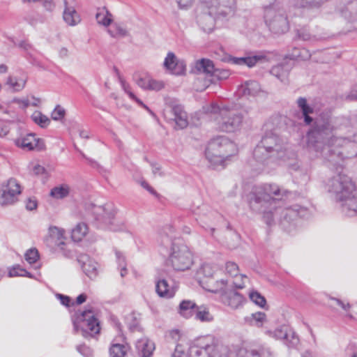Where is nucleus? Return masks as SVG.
<instances>
[{
    "mask_svg": "<svg viewBox=\"0 0 357 357\" xmlns=\"http://www.w3.org/2000/svg\"><path fill=\"white\" fill-rule=\"evenodd\" d=\"M338 129L329 113H321L307 133V149L317 156L332 160L340 153L335 148L356 140V134L338 136Z\"/></svg>",
    "mask_w": 357,
    "mask_h": 357,
    "instance_id": "obj_1",
    "label": "nucleus"
},
{
    "mask_svg": "<svg viewBox=\"0 0 357 357\" xmlns=\"http://www.w3.org/2000/svg\"><path fill=\"white\" fill-rule=\"evenodd\" d=\"M291 59L294 60H307L310 58L311 54L308 50L305 48L294 47L292 52L289 54Z\"/></svg>",
    "mask_w": 357,
    "mask_h": 357,
    "instance_id": "obj_40",
    "label": "nucleus"
},
{
    "mask_svg": "<svg viewBox=\"0 0 357 357\" xmlns=\"http://www.w3.org/2000/svg\"><path fill=\"white\" fill-rule=\"evenodd\" d=\"M164 66L172 74L182 75L186 70V64L184 60L178 59L174 53L169 52L164 61Z\"/></svg>",
    "mask_w": 357,
    "mask_h": 357,
    "instance_id": "obj_14",
    "label": "nucleus"
},
{
    "mask_svg": "<svg viewBox=\"0 0 357 357\" xmlns=\"http://www.w3.org/2000/svg\"><path fill=\"white\" fill-rule=\"evenodd\" d=\"M126 322L131 332L140 331L139 321L133 313L126 317Z\"/></svg>",
    "mask_w": 357,
    "mask_h": 357,
    "instance_id": "obj_47",
    "label": "nucleus"
},
{
    "mask_svg": "<svg viewBox=\"0 0 357 357\" xmlns=\"http://www.w3.org/2000/svg\"><path fill=\"white\" fill-rule=\"evenodd\" d=\"M127 353V348L124 344L115 343L109 348L111 357H124Z\"/></svg>",
    "mask_w": 357,
    "mask_h": 357,
    "instance_id": "obj_43",
    "label": "nucleus"
},
{
    "mask_svg": "<svg viewBox=\"0 0 357 357\" xmlns=\"http://www.w3.org/2000/svg\"><path fill=\"white\" fill-rule=\"evenodd\" d=\"M266 60V56L264 55H254L245 57H235L229 56L227 61L235 65L247 66L249 68L254 67L257 63Z\"/></svg>",
    "mask_w": 357,
    "mask_h": 357,
    "instance_id": "obj_18",
    "label": "nucleus"
},
{
    "mask_svg": "<svg viewBox=\"0 0 357 357\" xmlns=\"http://www.w3.org/2000/svg\"><path fill=\"white\" fill-rule=\"evenodd\" d=\"M236 150L235 144L226 136H217L208 143L205 150L206 158L213 169L225 167V159L231 156Z\"/></svg>",
    "mask_w": 357,
    "mask_h": 357,
    "instance_id": "obj_7",
    "label": "nucleus"
},
{
    "mask_svg": "<svg viewBox=\"0 0 357 357\" xmlns=\"http://www.w3.org/2000/svg\"><path fill=\"white\" fill-rule=\"evenodd\" d=\"M216 270L215 266L211 264H204L202 265V274L206 278H211Z\"/></svg>",
    "mask_w": 357,
    "mask_h": 357,
    "instance_id": "obj_51",
    "label": "nucleus"
},
{
    "mask_svg": "<svg viewBox=\"0 0 357 357\" xmlns=\"http://www.w3.org/2000/svg\"><path fill=\"white\" fill-rule=\"evenodd\" d=\"M340 15L348 20H354L357 15V0L349 1L340 9Z\"/></svg>",
    "mask_w": 357,
    "mask_h": 357,
    "instance_id": "obj_31",
    "label": "nucleus"
},
{
    "mask_svg": "<svg viewBox=\"0 0 357 357\" xmlns=\"http://www.w3.org/2000/svg\"><path fill=\"white\" fill-rule=\"evenodd\" d=\"M266 314L262 312H257L245 317V321L251 325L260 327L266 321Z\"/></svg>",
    "mask_w": 357,
    "mask_h": 357,
    "instance_id": "obj_33",
    "label": "nucleus"
},
{
    "mask_svg": "<svg viewBox=\"0 0 357 357\" xmlns=\"http://www.w3.org/2000/svg\"><path fill=\"white\" fill-rule=\"evenodd\" d=\"M26 82V78L18 79L16 77H13L12 76H10L7 80V84H10L15 91H20L23 89L25 86Z\"/></svg>",
    "mask_w": 357,
    "mask_h": 357,
    "instance_id": "obj_45",
    "label": "nucleus"
},
{
    "mask_svg": "<svg viewBox=\"0 0 357 357\" xmlns=\"http://www.w3.org/2000/svg\"><path fill=\"white\" fill-rule=\"evenodd\" d=\"M290 3L299 8H317L324 4L327 0H289Z\"/></svg>",
    "mask_w": 357,
    "mask_h": 357,
    "instance_id": "obj_30",
    "label": "nucleus"
},
{
    "mask_svg": "<svg viewBox=\"0 0 357 357\" xmlns=\"http://www.w3.org/2000/svg\"><path fill=\"white\" fill-rule=\"evenodd\" d=\"M31 119L41 128H46L50 123V119L40 111L34 112L31 115Z\"/></svg>",
    "mask_w": 357,
    "mask_h": 357,
    "instance_id": "obj_42",
    "label": "nucleus"
},
{
    "mask_svg": "<svg viewBox=\"0 0 357 357\" xmlns=\"http://www.w3.org/2000/svg\"><path fill=\"white\" fill-rule=\"evenodd\" d=\"M180 331L177 329L172 330L168 333V338H170L174 342H177L180 338Z\"/></svg>",
    "mask_w": 357,
    "mask_h": 357,
    "instance_id": "obj_60",
    "label": "nucleus"
},
{
    "mask_svg": "<svg viewBox=\"0 0 357 357\" xmlns=\"http://www.w3.org/2000/svg\"><path fill=\"white\" fill-rule=\"evenodd\" d=\"M20 193V184L15 178H10L6 183H3L0 188V205L6 206L15 204Z\"/></svg>",
    "mask_w": 357,
    "mask_h": 357,
    "instance_id": "obj_11",
    "label": "nucleus"
},
{
    "mask_svg": "<svg viewBox=\"0 0 357 357\" xmlns=\"http://www.w3.org/2000/svg\"><path fill=\"white\" fill-rule=\"evenodd\" d=\"M43 6L48 11H52L55 8V4L53 0H42Z\"/></svg>",
    "mask_w": 357,
    "mask_h": 357,
    "instance_id": "obj_62",
    "label": "nucleus"
},
{
    "mask_svg": "<svg viewBox=\"0 0 357 357\" xmlns=\"http://www.w3.org/2000/svg\"><path fill=\"white\" fill-rule=\"evenodd\" d=\"M114 26H115V29H116L117 35H119L121 37H125V36H128V31L123 26H121L119 24H115Z\"/></svg>",
    "mask_w": 357,
    "mask_h": 357,
    "instance_id": "obj_63",
    "label": "nucleus"
},
{
    "mask_svg": "<svg viewBox=\"0 0 357 357\" xmlns=\"http://www.w3.org/2000/svg\"><path fill=\"white\" fill-rule=\"evenodd\" d=\"M213 320V317L211 315L206 308L202 310V321H211Z\"/></svg>",
    "mask_w": 357,
    "mask_h": 357,
    "instance_id": "obj_64",
    "label": "nucleus"
},
{
    "mask_svg": "<svg viewBox=\"0 0 357 357\" xmlns=\"http://www.w3.org/2000/svg\"><path fill=\"white\" fill-rule=\"evenodd\" d=\"M310 213V211L307 207L295 204L291 206V210L289 211L287 214L297 215V217L300 218H307Z\"/></svg>",
    "mask_w": 357,
    "mask_h": 357,
    "instance_id": "obj_41",
    "label": "nucleus"
},
{
    "mask_svg": "<svg viewBox=\"0 0 357 357\" xmlns=\"http://www.w3.org/2000/svg\"><path fill=\"white\" fill-rule=\"evenodd\" d=\"M24 258L29 264H34L39 259V252L38 250L35 248H30L26 252L24 255Z\"/></svg>",
    "mask_w": 357,
    "mask_h": 357,
    "instance_id": "obj_48",
    "label": "nucleus"
},
{
    "mask_svg": "<svg viewBox=\"0 0 357 357\" xmlns=\"http://www.w3.org/2000/svg\"><path fill=\"white\" fill-rule=\"evenodd\" d=\"M58 239L55 241L56 245L62 252L63 255L66 258H72L73 257V251L69 248V245L66 243L61 238L63 234L61 231L58 234Z\"/></svg>",
    "mask_w": 357,
    "mask_h": 357,
    "instance_id": "obj_37",
    "label": "nucleus"
},
{
    "mask_svg": "<svg viewBox=\"0 0 357 357\" xmlns=\"http://www.w3.org/2000/svg\"><path fill=\"white\" fill-rule=\"evenodd\" d=\"M249 298L254 303L261 307H264L266 305V298L257 291H251L249 293Z\"/></svg>",
    "mask_w": 357,
    "mask_h": 357,
    "instance_id": "obj_44",
    "label": "nucleus"
},
{
    "mask_svg": "<svg viewBox=\"0 0 357 357\" xmlns=\"http://www.w3.org/2000/svg\"><path fill=\"white\" fill-rule=\"evenodd\" d=\"M8 275L9 277L22 276L27 277L29 278H33V275L31 273L28 272L26 269L21 268L20 265H17L10 269L9 271Z\"/></svg>",
    "mask_w": 357,
    "mask_h": 357,
    "instance_id": "obj_46",
    "label": "nucleus"
},
{
    "mask_svg": "<svg viewBox=\"0 0 357 357\" xmlns=\"http://www.w3.org/2000/svg\"><path fill=\"white\" fill-rule=\"evenodd\" d=\"M328 191L342 204L343 211L349 216L357 214V190L351 179L342 172L335 175L328 182Z\"/></svg>",
    "mask_w": 357,
    "mask_h": 357,
    "instance_id": "obj_4",
    "label": "nucleus"
},
{
    "mask_svg": "<svg viewBox=\"0 0 357 357\" xmlns=\"http://www.w3.org/2000/svg\"><path fill=\"white\" fill-rule=\"evenodd\" d=\"M190 73L195 75H199L201 73V59L195 61V66L191 68Z\"/></svg>",
    "mask_w": 357,
    "mask_h": 357,
    "instance_id": "obj_61",
    "label": "nucleus"
},
{
    "mask_svg": "<svg viewBox=\"0 0 357 357\" xmlns=\"http://www.w3.org/2000/svg\"><path fill=\"white\" fill-rule=\"evenodd\" d=\"M137 84L142 89L144 90H149V83H150V77H139L136 80Z\"/></svg>",
    "mask_w": 357,
    "mask_h": 357,
    "instance_id": "obj_55",
    "label": "nucleus"
},
{
    "mask_svg": "<svg viewBox=\"0 0 357 357\" xmlns=\"http://www.w3.org/2000/svg\"><path fill=\"white\" fill-rule=\"evenodd\" d=\"M226 273L231 277H236L238 275V266L233 261H227L225 264Z\"/></svg>",
    "mask_w": 357,
    "mask_h": 357,
    "instance_id": "obj_49",
    "label": "nucleus"
},
{
    "mask_svg": "<svg viewBox=\"0 0 357 357\" xmlns=\"http://www.w3.org/2000/svg\"><path fill=\"white\" fill-rule=\"evenodd\" d=\"M296 37L303 41L319 40L324 38L323 36H317L310 33L307 26H303L296 29Z\"/></svg>",
    "mask_w": 357,
    "mask_h": 357,
    "instance_id": "obj_32",
    "label": "nucleus"
},
{
    "mask_svg": "<svg viewBox=\"0 0 357 357\" xmlns=\"http://www.w3.org/2000/svg\"><path fill=\"white\" fill-rule=\"evenodd\" d=\"M178 313L185 319H189L195 314V318L201 320L200 307L192 301H182L178 308Z\"/></svg>",
    "mask_w": 357,
    "mask_h": 357,
    "instance_id": "obj_15",
    "label": "nucleus"
},
{
    "mask_svg": "<svg viewBox=\"0 0 357 357\" xmlns=\"http://www.w3.org/2000/svg\"><path fill=\"white\" fill-rule=\"evenodd\" d=\"M202 114L219 115V128L227 132H233L239 130L243 121L241 109L236 105H224L220 107L215 102L202 106Z\"/></svg>",
    "mask_w": 357,
    "mask_h": 357,
    "instance_id": "obj_5",
    "label": "nucleus"
},
{
    "mask_svg": "<svg viewBox=\"0 0 357 357\" xmlns=\"http://www.w3.org/2000/svg\"><path fill=\"white\" fill-rule=\"evenodd\" d=\"M200 354L201 348L195 343L189 347L188 352L185 351L183 345L178 344L172 354V357H199Z\"/></svg>",
    "mask_w": 357,
    "mask_h": 357,
    "instance_id": "obj_22",
    "label": "nucleus"
},
{
    "mask_svg": "<svg viewBox=\"0 0 357 357\" xmlns=\"http://www.w3.org/2000/svg\"><path fill=\"white\" fill-rule=\"evenodd\" d=\"M162 244L170 245V252L167 263L176 271H184L190 268L193 261L191 252L179 238L163 237Z\"/></svg>",
    "mask_w": 357,
    "mask_h": 357,
    "instance_id": "obj_8",
    "label": "nucleus"
},
{
    "mask_svg": "<svg viewBox=\"0 0 357 357\" xmlns=\"http://www.w3.org/2000/svg\"><path fill=\"white\" fill-rule=\"evenodd\" d=\"M64 6L63 18L65 22L70 26H75L79 24L81 22V18L75 8L69 6L66 0H64Z\"/></svg>",
    "mask_w": 357,
    "mask_h": 357,
    "instance_id": "obj_23",
    "label": "nucleus"
},
{
    "mask_svg": "<svg viewBox=\"0 0 357 357\" xmlns=\"http://www.w3.org/2000/svg\"><path fill=\"white\" fill-rule=\"evenodd\" d=\"M56 297L60 300L62 305L66 307H69L70 305L71 298L69 296L57 294Z\"/></svg>",
    "mask_w": 357,
    "mask_h": 357,
    "instance_id": "obj_59",
    "label": "nucleus"
},
{
    "mask_svg": "<svg viewBox=\"0 0 357 357\" xmlns=\"http://www.w3.org/2000/svg\"><path fill=\"white\" fill-rule=\"evenodd\" d=\"M70 192V188L67 185H61L53 188L50 190V195L56 199H63Z\"/></svg>",
    "mask_w": 357,
    "mask_h": 357,
    "instance_id": "obj_38",
    "label": "nucleus"
},
{
    "mask_svg": "<svg viewBox=\"0 0 357 357\" xmlns=\"http://www.w3.org/2000/svg\"><path fill=\"white\" fill-rule=\"evenodd\" d=\"M164 87L162 82L157 81L150 78L149 90L160 91Z\"/></svg>",
    "mask_w": 357,
    "mask_h": 357,
    "instance_id": "obj_56",
    "label": "nucleus"
},
{
    "mask_svg": "<svg viewBox=\"0 0 357 357\" xmlns=\"http://www.w3.org/2000/svg\"><path fill=\"white\" fill-rule=\"evenodd\" d=\"M93 214L94 220L98 227L114 230L112 227L114 211L112 206L107 204L97 206L94 208Z\"/></svg>",
    "mask_w": 357,
    "mask_h": 357,
    "instance_id": "obj_12",
    "label": "nucleus"
},
{
    "mask_svg": "<svg viewBox=\"0 0 357 357\" xmlns=\"http://www.w3.org/2000/svg\"><path fill=\"white\" fill-rule=\"evenodd\" d=\"M329 298L331 300L335 301L337 305H339L340 307H342L345 311L349 310L351 307V305L349 303H345L343 301H342L339 298H333V297H331V296L329 297Z\"/></svg>",
    "mask_w": 357,
    "mask_h": 357,
    "instance_id": "obj_58",
    "label": "nucleus"
},
{
    "mask_svg": "<svg viewBox=\"0 0 357 357\" xmlns=\"http://www.w3.org/2000/svg\"><path fill=\"white\" fill-rule=\"evenodd\" d=\"M216 69L212 61L202 59V74L204 75V80L202 81L203 89L205 90L206 85L208 83V79L213 77V74H215Z\"/></svg>",
    "mask_w": 357,
    "mask_h": 357,
    "instance_id": "obj_29",
    "label": "nucleus"
},
{
    "mask_svg": "<svg viewBox=\"0 0 357 357\" xmlns=\"http://www.w3.org/2000/svg\"><path fill=\"white\" fill-rule=\"evenodd\" d=\"M171 113L173 114V120L176 123V128L183 129L188 125L187 113L184 111L183 106L180 105H174L171 108Z\"/></svg>",
    "mask_w": 357,
    "mask_h": 357,
    "instance_id": "obj_19",
    "label": "nucleus"
},
{
    "mask_svg": "<svg viewBox=\"0 0 357 357\" xmlns=\"http://www.w3.org/2000/svg\"><path fill=\"white\" fill-rule=\"evenodd\" d=\"M291 192L276 184L265 183L255 186L248 196V204L252 211L263 213V220L271 226L274 223V217L278 213L277 204Z\"/></svg>",
    "mask_w": 357,
    "mask_h": 357,
    "instance_id": "obj_2",
    "label": "nucleus"
},
{
    "mask_svg": "<svg viewBox=\"0 0 357 357\" xmlns=\"http://www.w3.org/2000/svg\"><path fill=\"white\" fill-rule=\"evenodd\" d=\"M290 210H291V206L282 210V219L281 220V222L282 225H284L285 222L287 223H290L291 222L294 221L295 218L297 217V215H291L287 214L289 213V211Z\"/></svg>",
    "mask_w": 357,
    "mask_h": 357,
    "instance_id": "obj_53",
    "label": "nucleus"
},
{
    "mask_svg": "<svg viewBox=\"0 0 357 357\" xmlns=\"http://www.w3.org/2000/svg\"><path fill=\"white\" fill-rule=\"evenodd\" d=\"M96 19L98 24L105 26H108L112 22V14L105 8L98 9L96 14Z\"/></svg>",
    "mask_w": 357,
    "mask_h": 357,
    "instance_id": "obj_35",
    "label": "nucleus"
},
{
    "mask_svg": "<svg viewBox=\"0 0 357 357\" xmlns=\"http://www.w3.org/2000/svg\"><path fill=\"white\" fill-rule=\"evenodd\" d=\"M230 75V73L227 70L225 69H216L213 77L208 79V83L206 85L205 89H208L211 84H216L219 80H223L227 79Z\"/></svg>",
    "mask_w": 357,
    "mask_h": 357,
    "instance_id": "obj_39",
    "label": "nucleus"
},
{
    "mask_svg": "<svg viewBox=\"0 0 357 357\" xmlns=\"http://www.w3.org/2000/svg\"><path fill=\"white\" fill-rule=\"evenodd\" d=\"M289 71V65L286 63H282L273 66L270 73L282 82H285L287 80Z\"/></svg>",
    "mask_w": 357,
    "mask_h": 357,
    "instance_id": "obj_28",
    "label": "nucleus"
},
{
    "mask_svg": "<svg viewBox=\"0 0 357 357\" xmlns=\"http://www.w3.org/2000/svg\"><path fill=\"white\" fill-rule=\"evenodd\" d=\"M75 333L81 332L82 335L88 338L100 333V322L95 317L92 308L77 312L72 318Z\"/></svg>",
    "mask_w": 357,
    "mask_h": 357,
    "instance_id": "obj_9",
    "label": "nucleus"
},
{
    "mask_svg": "<svg viewBox=\"0 0 357 357\" xmlns=\"http://www.w3.org/2000/svg\"><path fill=\"white\" fill-rule=\"evenodd\" d=\"M77 261L87 277L90 279L96 278L98 275L97 264L88 255H79L77 257Z\"/></svg>",
    "mask_w": 357,
    "mask_h": 357,
    "instance_id": "obj_16",
    "label": "nucleus"
},
{
    "mask_svg": "<svg viewBox=\"0 0 357 357\" xmlns=\"http://www.w3.org/2000/svg\"><path fill=\"white\" fill-rule=\"evenodd\" d=\"M267 333L275 339L282 340L289 348H296L300 342L296 333L287 325H282L274 331H268Z\"/></svg>",
    "mask_w": 357,
    "mask_h": 357,
    "instance_id": "obj_13",
    "label": "nucleus"
},
{
    "mask_svg": "<svg viewBox=\"0 0 357 357\" xmlns=\"http://www.w3.org/2000/svg\"><path fill=\"white\" fill-rule=\"evenodd\" d=\"M236 11V0H202V29L211 33L217 23L227 22Z\"/></svg>",
    "mask_w": 357,
    "mask_h": 357,
    "instance_id": "obj_3",
    "label": "nucleus"
},
{
    "mask_svg": "<svg viewBox=\"0 0 357 357\" xmlns=\"http://www.w3.org/2000/svg\"><path fill=\"white\" fill-rule=\"evenodd\" d=\"M155 291L159 296L165 298H172L176 292L174 287H170L167 280L160 277L156 280Z\"/></svg>",
    "mask_w": 357,
    "mask_h": 357,
    "instance_id": "obj_24",
    "label": "nucleus"
},
{
    "mask_svg": "<svg viewBox=\"0 0 357 357\" xmlns=\"http://www.w3.org/2000/svg\"><path fill=\"white\" fill-rule=\"evenodd\" d=\"M37 200L34 197H29L25 202V206L28 211H33L37 208Z\"/></svg>",
    "mask_w": 357,
    "mask_h": 357,
    "instance_id": "obj_57",
    "label": "nucleus"
},
{
    "mask_svg": "<svg viewBox=\"0 0 357 357\" xmlns=\"http://www.w3.org/2000/svg\"><path fill=\"white\" fill-rule=\"evenodd\" d=\"M15 144L23 149L28 151L33 150L35 147L39 149H42L44 146L43 141L40 139H36L35 135L30 133L25 137L18 138L15 140Z\"/></svg>",
    "mask_w": 357,
    "mask_h": 357,
    "instance_id": "obj_17",
    "label": "nucleus"
},
{
    "mask_svg": "<svg viewBox=\"0 0 357 357\" xmlns=\"http://www.w3.org/2000/svg\"><path fill=\"white\" fill-rule=\"evenodd\" d=\"M58 239L55 241L56 245L62 252L63 255L66 258H72L73 257V251L69 248V245L66 243L61 238L63 234L61 231L58 234Z\"/></svg>",
    "mask_w": 357,
    "mask_h": 357,
    "instance_id": "obj_36",
    "label": "nucleus"
},
{
    "mask_svg": "<svg viewBox=\"0 0 357 357\" xmlns=\"http://www.w3.org/2000/svg\"><path fill=\"white\" fill-rule=\"evenodd\" d=\"M227 281L225 280H221L220 281L217 280L215 282L214 287L213 288H208L207 287H204L202 285V289H204L206 291L212 292V293H217L219 290H220L222 288L219 287V284H221L222 285H226ZM204 282H202V284Z\"/></svg>",
    "mask_w": 357,
    "mask_h": 357,
    "instance_id": "obj_54",
    "label": "nucleus"
},
{
    "mask_svg": "<svg viewBox=\"0 0 357 357\" xmlns=\"http://www.w3.org/2000/svg\"><path fill=\"white\" fill-rule=\"evenodd\" d=\"M286 146L281 139L272 132H266L253 151L254 158L264 163L269 158L284 159L286 156Z\"/></svg>",
    "mask_w": 357,
    "mask_h": 357,
    "instance_id": "obj_6",
    "label": "nucleus"
},
{
    "mask_svg": "<svg viewBox=\"0 0 357 357\" xmlns=\"http://www.w3.org/2000/svg\"><path fill=\"white\" fill-rule=\"evenodd\" d=\"M120 82L123 91L128 95L130 99L132 100H137V97L132 92L130 86L126 83L125 80L120 77Z\"/></svg>",
    "mask_w": 357,
    "mask_h": 357,
    "instance_id": "obj_52",
    "label": "nucleus"
},
{
    "mask_svg": "<svg viewBox=\"0 0 357 357\" xmlns=\"http://www.w3.org/2000/svg\"><path fill=\"white\" fill-rule=\"evenodd\" d=\"M297 105L302 113L304 122L306 125H310L313 122V119L310 114L314 112V108L310 106L305 98L300 97L296 101Z\"/></svg>",
    "mask_w": 357,
    "mask_h": 357,
    "instance_id": "obj_26",
    "label": "nucleus"
},
{
    "mask_svg": "<svg viewBox=\"0 0 357 357\" xmlns=\"http://www.w3.org/2000/svg\"><path fill=\"white\" fill-rule=\"evenodd\" d=\"M222 302L233 309H236L242 305L245 298L236 291H226L222 295Z\"/></svg>",
    "mask_w": 357,
    "mask_h": 357,
    "instance_id": "obj_20",
    "label": "nucleus"
},
{
    "mask_svg": "<svg viewBox=\"0 0 357 357\" xmlns=\"http://www.w3.org/2000/svg\"><path fill=\"white\" fill-rule=\"evenodd\" d=\"M88 227L84 222L78 223L76 227L72 230L71 237L73 241H80L87 234Z\"/></svg>",
    "mask_w": 357,
    "mask_h": 357,
    "instance_id": "obj_34",
    "label": "nucleus"
},
{
    "mask_svg": "<svg viewBox=\"0 0 357 357\" xmlns=\"http://www.w3.org/2000/svg\"><path fill=\"white\" fill-rule=\"evenodd\" d=\"M135 347L139 357H152L155 350L154 342L146 338L137 340Z\"/></svg>",
    "mask_w": 357,
    "mask_h": 357,
    "instance_id": "obj_21",
    "label": "nucleus"
},
{
    "mask_svg": "<svg viewBox=\"0 0 357 357\" xmlns=\"http://www.w3.org/2000/svg\"><path fill=\"white\" fill-rule=\"evenodd\" d=\"M65 115L66 110L59 105H57L52 112L51 117L54 121H60L64 118Z\"/></svg>",
    "mask_w": 357,
    "mask_h": 357,
    "instance_id": "obj_50",
    "label": "nucleus"
},
{
    "mask_svg": "<svg viewBox=\"0 0 357 357\" xmlns=\"http://www.w3.org/2000/svg\"><path fill=\"white\" fill-rule=\"evenodd\" d=\"M264 18L270 31L275 34H282L289 30V26L287 16L282 13H277L274 3L266 8Z\"/></svg>",
    "mask_w": 357,
    "mask_h": 357,
    "instance_id": "obj_10",
    "label": "nucleus"
},
{
    "mask_svg": "<svg viewBox=\"0 0 357 357\" xmlns=\"http://www.w3.org/2000/svg\"><path fill=\"white\" fill-rule=\"evenodd\" d=\"M218 340L211 335L202 336V349L206 354L207 357H214L218 354Z\"/></svg>",
    "mask_w": 357,
    "mask_h": 357,
    "instance_id": "obj_25",
    "label": "nucleus"
},
{
    "mask_svg": "<svg viewBox=\"0 0 357 357\" xmlns=\"http://www.w3.org/2000/svg\"><path fill=\"white\" fill-rule=\"evenodd\" d=\"M260 84L258 82L255 80H248L241 85L238 89V92L243 96H255L260 91Z\"/></svg>",
    "mask_w": 357,
    "mask_h": 357,
    "instance_id": "obj_27",
    "label": "nucleus"
}]
</instances>
